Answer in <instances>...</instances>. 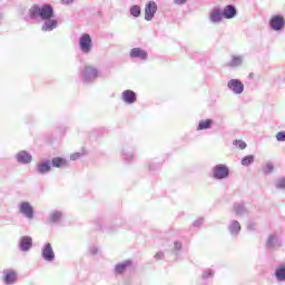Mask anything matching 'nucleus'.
<instances>
[{
	"label": "nucleus",
	"instance_id": "obj_1",
	"mask_svg": "<svg viewBox=\"0 0 285 285\" xmlns=\"http://www.w3.org/2000/svg\"><path fill=\"white\" fill-rule=\"evenodd\" d=\"M28 14L31 21H37V19L45 21L41 26L42 32H52L59 26V20L55 19V8L50 3L42 6L33 4L29 9Z\"/></svg>",
	"mask_w": 285,
	"mask_h": 285
},
{
	"label": "nucleus",
	"instance_id": "obj_2",
	"mask_svg": "<svg viewBox=\"0 0 285 285\" xmlns=\"http://www.w3.org/2000/svg\"><path fill=\"white\" fill-rule=\"evenodd\" d=\"M212 177L217 180L228 179L230 177V169L224 164L215 165L212 168Z\"/></svg>",
	"mask_w": 285,
	"mask_h": 285
},
{
	"label": "nucleus",
	"instance_id": "obj_3",
	"mask_svg": "<svg viewBox=\"0 0 285 285\" xmlns=\"http://www.w3.org/2000/svg\"><path fill=\"white\" fill-rule=\"evenodd\" d=\"M78 46L82 55H90L92 52V38L89 33H82L78 40Z\"/></svg>",
	"mask_w": 285,
	"mask_h": 285
},
{
	"label": "nucleus",
	"instance_id": "obj_4",
	"mask_svg": "<svg viewBox=\"0 0 285 285\" xmlns=\"http://www.w3.org/2000/svg\"><path fill=\"white\" fill-rule=\"evenodd\" d=\"M97 77H99V71L97 70V68L86 66L85 69L82 70L81 79H82V82L86 85L92 83V81H95Z\"/></svg>",
	"mask_w": 285,
	"mask_h": 285
},
{
	"label": "nucleus",
	"instance_id": "obj_5",
	"mask_svg": "<svg viewBox=\"0 0 285 285\" xmlns=\"http://www.w3.org/2000/svg\"><path fill=\"white\" fill-rule=\"evenodd\" d=\"M19 213L27 217V219H35V208L28 202H22L19 204Z\"/></svg>",
	"mask_w": 285,
	"mask_h": 285
},
{
	"label": "nucleus",
	"instance_id": "obj_6",
	"mask_svg": "<svg viewBox=\"0 0 285 285\" xmlns=\"http://www.w3.org/2000/svg\"><path fill=\"white\" fill-rule=\"evenodd\" d=\"M285 20L284 16H273L269 20V27L272 30H275V32H279V30H284Z\"/></svg>",
	"mask_w": 285,
	"mask_h": 285
},
{
	"label": "nucleus",
	"instance_id": "obj_7",
	"mask_svg": "<svg viewBox=\"0 0 285 285\" xmlns=\"http://www.w3.org/2000/svg\"><path fill=\"white\" fill-rule=\"evenodd\" d=\"M227 88L234 92V95H242V92H244V82L239 79H230L227 82Z\"/></svg>",
	"mask_w": 285,
	"mask_h": 285
},
{
	"label": "nucleus",
	"instance_id": "obj_8",
	"mask_svg": "<svg viewBox=\"0 0 285 285\" xmlns=\"http://www.w3.org/2000/svg\"><path fill=\"white\" fill-rule=\"evenodd\" d=\"M155 14H157V2L149 1L145 6V21H153V19H155Z\"/></svg>",
	"mask_w": 285,
	"mask_h": 285
},
{
	"label": "nucleus",
	"instance_id": "obj_9",
	"mask_svg": "<svg viewBox=\"0 0 285 285\" xmlns=\"http://www.w3.org/2000/svg\"><path fill=\"white\" fill-rule=\"evenodd\" d=\"M41 257L45 262H55V249H52V244L47 243L42 246Z\"/></svg>",
	"mask_w": 285,
	"mask_h": 285
},
{
	"label": "nucleus",
	"instance_id": "obj_10",
	"mask_svg": "<svg viewBox=\"0 0 285 285\" xmlns=\"http://www.w3.org/2000/svg\"><path fill=\"white\" fill-rule=\"evenodd\" d=\"M227 229L229 235L234 238L237 239V237H239V233H242V224H239L238 220H229L228 225H227Z\"/></svg>",
	"mask_w": 285,
	"mask_h": 285
},
{
	"label": "nucleus",
	"instance_id": "obj_11",
	"mask_svg": "<svg viewBox=\"0 0 285 285\" xmlns=\"http://www.w3.org/2000/svg\"><path fill=\"white\" fill-rule=\"evenodd\" d=\"M16 161L21 164L22 166H27L28 164H32V154L26 150H20L16 154Z\"/></svg>",
	"mask_w": 285,
	"mask_h": 285
},
{
	"label": "nucleus",
	"instance_id": "obj_12",
	"mask_svg": "<svg viewBox=\"0 0 285 285\" xmlns=\"http://www.w3.org/2000/svg\"><path fill=\"white\" fill-rule=\"evenodd\" d=\"M130 59H139L140 61H146L148 59V51L141 48H132L129 52Z\"/></svg>",
	"mask_w": 285,
	"mask_h": 285
},
{
	"label": "nucleus",
	"instance_id": "obj_13",
	"mask_svg": "<svg viewBox=\"0 0 285 285\" xmlns=\"http://www.w3.org/2000/svg\"><path fill=\"white\" fill-rule=\"evenodd\" d=\"M51 170L52 165L49 159L38 163L36 166V173H38V175H48Z\"/></svg>",
	"mask_w": 285,
	"mask_h": 285
},
{
	"label": "nucleus",
	"instance_id": "obj_14",
	"mask_svg": "<svg viewBox=\"0 0 285 285\" xmlns=\"http://www.w3.org/2000/svg\"><path fill=\"white\" fill-rule=\"evenodd\" d=\"M233 212L236 217H244V215H248V209L246 208V205H244V202L235 203L233 205Z\"/></svg>",
	"mask_w": 285,
	"mask_h": 285
},
{
	"label": "nucleus",
	"instance_id": "obj_15",
	"mask_svg": "<svg viewBox=\"0 0 285 285\" xmlns=\"http://www.w3.org/2000/svg\"><path fill=\"white\" fill-rule=\"evenodd\" d=\"M19 248L22 250V253H28V250L32 248V237L22 236L19 242Z\"/></svg>",
	"mask_w": 285,
	"mask_h": 285
},
{
	"label": "nucleus",
	"instance_id": "obj_16",
	"mask_svg": "<svg viewBox=\"0 0 285 285\" xmlns=\"http://www.w3.org/2000/svg\"><path fill=\"white\" fill-rule=\"evenodd\" d=\"M121 157H122L124 161H126L127 164H130V161H132L135 159V149L132 147H128V146L124 147Z\"/></svg>",
	"mask_w": 285,
	"mask_h": 285
},
{
	"label": "nucleus",
	"instance_id": "obj_17",
	"mask_svg": "<svg viewBox=\"0 0 285 285\" xmlns=\"http://www.w3.org/2000/svg\"><path fill=\"white\" fill-rule=\"evenodd\" d=\"M121 99L125 101V104H135V101H137V94L130 89H127L122 92Z\"/></svg>",
	"mask_w": 285,
	"mask_h": 285
},
{
	"label": "nucleus",
	"instance_id": "obj_18",
	"mask_svg": "<svg viewBox=\"0 0 285 285\" xmlns=\"http://www.w3.org/2000/svg\"><path fill=\"white\" fill-rule=\"evenodd\" d=\"M130 266H132V261L130 259L118 263L115 267L116 275H124V273H126V271L130 268Z\"/></svg>",
	"mask_w": 285,
	"mask_h": 285
},
{
	"label": "nucleus",
	"instance_id": "obj_19",
	"mask_svg": "<svg viewBox=\"0 0 285 285\" xmlns=\"http://www.w3.org/2000/svg\"><path fill=\"white\" fill-rule=\"evenodd\" d=\"M224 19H235L237 17V8L233 4H228L223 9Z\"/></svg>",
	"mask_w": 285,
	"mask_h": 285
},
{
	"label": "nucleus",
	"instance_id": "obj_20",
	"mask_svg": "<svg viewBox=\"0 0 285 285\" xmlns=\"http://www.w3.org/2000/svg\"><path fill=\"white\" fill-rule=\"evenodd\" d=\"M3 273H4V277H3L4 284L10 285L17 282V272L4 269Z\"/></svg>",
	"mask_w": 285,
	"mask_h": 285
},
{
	"label": "nucleus",
	"instance_id": "obj_21",
	"mask_svg": "<svg viewBox=\"0 0 285 285\" xmlns=\"http://www.w3.org/2000/svg\"><path fill=\"white\" fill-rule=\"evenodd\" d=\"M282 246V240L275 235H269L266 240V248H279Z\"/></svg>",
	"mask_w": 285,
	"mask_h": 285
},
{
	"label": "nucleus",
	"instance_id": "obj_22",
	"mask_svg": "<svg viewBox=\"0 0 285 285\" xmlns=\"http://www.w3.org/2000/svg\"><path fill=\"white\" fill-rule=\"evenodd\" d=\"M50 164L53 168H66V166H68V160L62 157H53Z\"/></svg>",
	"mask_w": 285,
	"mask_h": 285
},
{
	"label": "nucleus",
	"instance_id": "obj_23",
	"mask_svg": "<svg viewBox=\"0 0 285 285\" xmlns=\"http://www.w3.org/2000/svg\"><path fill=\"white\" fill-rule=\"evenodd\" d=\"M244 63V56H232V60L227 62L228 68H239Z\"/></svg>",
	"mask_w": 285,
	"mask_h": 285
},
{
	"label": "nucleus",
	"instance_id": "obj_24",
	"mask_svg": "<svg viewBox=\"0 0 285 285\" xmlns=\"http://www.w3.org/2000/svg\"><path fill=\"white\" fill-rule=\"evenodd\" d=\"M275 278L277 279V282H285V263L276 267Z\"/></svg>",
	"mask_w": 285,
	"mask_h": 285
},
{
	"label": "nucleus",
	"instance_id": "obj_25",
	"mask_svg": "<svg viewBox=\"0 0 285 285\" xmlns=\"http://www.w3.org/2000/svg\"><path fill=\"white\" fill-rule=\"evenodd\" d=\"M224 19L223 11L219 9H214L210 13V21L212 23H219Z\"/></svg>",
	"mask_w": 285,
	"mask_h": 285
},
{
	"label": "nucleus",
	"instance_id": "obj_26",
	"mask_svg": "<svg viewBox=\"0 0 285 285\" xmlns=\"http://www.w3.org/2000/svg\"><path fill=\"white\" fill-rule=\"evenodd\" d=\"M213 124H215V121L210 118L199 120L197 130H210V128H213Z\"/></svg>",
	"mask_w": 285,
	"mask_h": 285
},
{
	"label": "nucleus",
	"instance_id": "obj_27",
	"mask_svg": "<svg viewBox=\"0 0 285 285\" xmlns=\"http://www.w3.org/2000/svg\"><path fill=\"white\" fill-rule=\"evenodd\" d=\"M129 12L131 17H135V19H139V17H141V7H139V4H134L130 7Z\"/></svg>",
	"mask_w": 285,
	"mask_h": 285
},
{
	"label": "nucleus",
	"instance_id": "obj_28",
	"mask_svg": "<svg viewBox=\"0 0 285 285\" xmlns=\"http://www.w3.org/2000/svg\"><path fill=\"white\" fill-rule=\"evenodd\" d=\"M61 212H52L49 216V222H51V224H59V222H61Z\"/></svg>",
	"mask_w": 285,
	"mask_h": 285
},
{
	"label": "nucleus",
	"instance_id": "obj_29",
	"mask_svg": "<svg viewBox=\"0 0 285 285\" xmlns=\"http://www.w3.org/2000/svg\"><path fill=\"white\" fill-rule=\"evenodd\" d=\"M159 168H161V163H158L156 160H150L148 163V170L150 173L155 171V170H159Z\"/></svg>",
	"mask_w": 285,
	"mask_h": 285
},
{
	"label": "nucleus",
	"instance_id": "obj_30",
	"mask_svg": "<svg viewBox=\"0 0 285 285\" xmlns=\"http://www.w3.org/2000/svg\"><path fill=\"white\" fill-rule=\"evenodd\" d=\"M254 161H255V156L248 155L242 159L240 164L242 166H250V164H253Z\"/></svg>",
	"mask_w": 285,
	"mask_h": 285
},
{
	"label": "nucleus",
	"instance_id": "obj_31",
	"mask_svg": "<svg viewBox=\"0 0 285 285\" xmlns=\"http://www.w3.org/2000/svg\"><path fill=\"white\" fill-rule=\"evenodd\" d=\"M275 187L278 190H285V177H281V178L276 179Z\"/></svg>",
	"mask_w": 285,
	"mask_h": 285
},
{
	"label": "nucleus",
	"instance_id": "obj_32",
	"mask_svg": "<svg viewBox=\"0 0 285 285\" xmlns=\"http://www.w3.org/2000/svg\"><path fill=\"white\" fill-rule=\"evenodd\" d=\"M215 272L213 269H205L203 272L202 278L203 279H210V277H214Z\"/></svg>",
	"mask_w": 285,
	"mask_h": 285
},
{
	"label": "nucleus",
	"instance_id": "obj_33",
	"mask_svg": "<svg viewBox=\"0 0 285 285\" xmlns=\"http://www.w3.org/2000/svg\"><path fill=\"white\" fill-rule=\"evenodd\" d=\"M274 168L275 167L273 166V163H267L265 165V167L263 168V171L265 175H271V173H273Z\"/></svg>",
	"mask_w": 285,
	"mask_h": 285
},
{
	"label": "nucleus",
	"instance_id": "obj_34",
	"mask_svg": "<svg viewBox=\"0 0 285 285\" xmlns=\"http://www.w3.org/2000/svg\"><path fill=\"white\" fill-rule=\"evenodd\" d=\"M234 146H237L240 150H245L246 148V142L244 140H234Z\"/></svg>",
	"mask_w": 285,
	"mask_h": 285
},
{
	"label": "nucleus",
	"instance_id": "obj_35",
	"mask_svg": "<svg viewBox=\"0 0 285 285\" xmlns=\"http://www.w3.org/2000/svg\"><path fill=\"white\" fill-rule=\"evenodd\" d=\"M247 230L249 232L257 230V223L255 222L247 223Z\"/></svg>",
	"mask_w": 285,
	"mask_h": 285
},
{
	"label": "nucleus",
	"instance_id": "obj_36",
	"mask_svg": "<svg viewBox=\"0 0 285 285\" xmlns=\"http://www.w3.org/2000/svg\"><path fill=\"white\" fill-rule=\"evenodd\" d=\"M276 140L277 141H285V131H278L276 134Z\"/></svg>",
	"mask_w": 285,
	"mask_h": 285
},
{
	"label": "nucleus",
	"instance_id": "obj_37",
	"mask_svg": "<svg viewBox=\"0 0 285 285\" xmlns=\"http://www.w3.org/2000/svg\"><path fill=\"white\" fill-rule=\"evenodd\" d=\"M202 224H204V218H199V219L195 220L193 226H195V228H199V226H202Z\"/></svg>",
	"mask_w": 285,
	"mask_h": 285
},
{
	"label": "nucleus",
	"instance_id": "obj_38",
	"mask_svg": "<svg viewBox=\"0 0 285 285\" xmlns=\"http://www.w3.org/2000/svg\"><path fill=\"white\" fill-rule=\"evenodd\" d=\"M181 248H183V245L180 242L174 243V250L179 252V250H181Z\"/></svg>",
	"mask_w": 285,
	"mask_h": 285
},
{
	"label": "nucleus",
	"instance_id": "obj_39",
	"mask_svg": "<svg viewBox=\"0 0 285 285\" xmlns=\"http://www.w3.org/2000/svg\"><path fill=\"white\" fill-rule=\"evenodd\" d=\"M89 253L91 255H97L99 253V248L97 246H91Z\"/></svg>",
	"mask_w": 285,
	"mask_h": 285
},
{
	"label": "nucleus",
	"instance_id": "obj_40",
	"mask_svg": "<svg viewBox=\"0 0 285 285\" xmlns=\"http://www.w3.org/2000/svg\"><path fill=\"white\" fill-rule=\"evenodd\" d=\"M60 3L62 6H72V3H75V0H60Z\"/></svg>",
	"mask_w": 285,
	"mask_h": 285
},
{
	"label": "nucleus",
	"instance_id": "obj_41",
	"mask_svg": "<svg viewBox=\"0 0 285 285\" xmlns=\"http://www.w3.org/2000/svg\"><path fill=\"white\" fill-rule=\"evenodd\" d=\"M79 157H81L80 153H75L70 156L71 161H77V159H79Z\"/></svg>",
	"mask_w": 285,
	"mask_h": 285
},
{
	"label": "nucleus",
	"instance_id": "obj_42",
	"mask_svg": "<svg viewBox=\"0 0 285 285\" xmlns=\"http://www.w3.org/2000/svg\"><path fill=\"white\" fill-rule=\"evenodd\" d=\"M174 3L176 6H184L185 3H188V0H174Z\"/></svg>",
	"mask_w": 285,
	"mask_h": 285
},
{
	"label": "nucleus",
	"instance_id": "obj_43",
	"mask_svg": "<svg viewBox=\"0 0 285 285\" xmlns=\"http://www.w3.org/2000/svg\"><path fill=\"white\" fill-rule=\"evenodd\" d=\"M155 259H164V252L156 253Z\"/></svg>",
	"mask_w": 285,
	"mask_h": 285
}]
</instances>
